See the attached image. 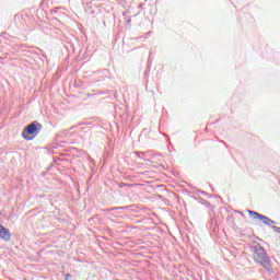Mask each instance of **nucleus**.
Instances as JSON below:
<instances>
[{"mask_svg":"<svg viewBox=\"0 0 280 280\" xmlns=\"http://www.w3.org/2000/svg\"><path fill=\"white\" fill-rule=\"evenodd\" d=\"M254 260L256 264H260L267 272H272V264L270 262V256L266 253V249L261 245H256L254 247L253 254Z\"/></svg>","mask_w":280,"mask_h":280,"instance_id":"1","label":"nucleus"},{"mask_svg":"<svg viewBox=\"0 0 280 280\" xmlns=\"http://www.w3.org/2000/svg\"><path fill=\"white\" fill-rule=\"evenodd\" d=\"M40 130H43V125H40L38 121H33L23 129L22 137L25 139V141H32V139H34V137H36Z\"/></svg>","mask_w":280,"mask_h":280,"instance_id":"2","label":"nucleus"},{"mask_svg":"<svg viewBox=\"0 0 280 280\" xmlns=\"http://www.w3.org/2000/svg\"><path fill=\"white\" fill-rule=\"evenodd\" d=\"M249 215L253 217L254 220H261L267 226H270L271 224H275L276 222L271 220L270 218L260 214L259 212H255L253 210H248Z\"/></svg>","mask_w":280,"mask_h":280,"instance_id":"3","label":"nucleus"},{"mask_svg":"<svg viewBox=\"0 0 280 280\" xmlns=\"http://www.w3.org/2000/svg\"><path fill=\"white\" fill-rule=\"evenodd\" d=\"M0 237L1 240H4V242H10V240H12V234L10 233V230L0 225Z\"/></svg>","mask_w":280,"mask_h":280,"instance_id":"4","label":"nucleus"},{"mask_svg":"<svg viewBox=\"0 0 280 280\" xmlns=\"http://www.w3.org/2000/svg\"><path fill=\"white\" fill-rule=\"evenodd\" d=\"M273 231H276V233H280V228L277 225H272L271 228Z\"/></svg>","mask_w":280,"mask_h":280,"instance_id":"5","label":"nucleus"},{"mask_svg":"<svg viewBox=\"0 0 280 280\" xmlns=\"http://www.w3.org/2000/svg\"><path fill=\"white\" fill-rule=\"evenodd\" d=\"M70 277H71L70 273H66V275H65V279H66V280H69Z\"/></svg>","mask_w":280,"mask_h":280,"instance_id":"6","label":"nucleus"},{"mask_svg":"<svg viewBox=\"0 0 280 280\" xmlns=\"http://www.w3.org/2000/svg\"><path fill=\"white\" fill-rule=\"evenodd\" d=\"M117 209H121V208H112V211H115V210H117Z\"/></svg>","mask_w":280,"mask_h":280,"instance_id":"7","label":"nucleus"}]
</instances>
